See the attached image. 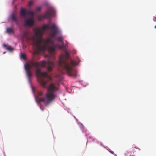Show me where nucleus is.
Instances as JSON below:
<instances>
[{
  "label": "nucleus",
  "mask_w": 156,
  "mask_h": 156,
  "mask_svg": "<svg viewBox=\"0 0 156 156\" xmlns=\"http://www.w3.org/2000/svg\"><path fill=\"white\" fill-rule=\"evenodd\" d=\"M42 29L44 30L47 29L51 30V32L50 34V36L51 37H54L58 33V27L55 23L52 24L50 27L49 24L44 25L42 27Z\"/></svg>",
  "instance_id": "5"
},
{
  "label": "nucleus",
  "mask_w": 156,
  "mask_h": 156,
  "mask_svg": "<svg viewBox=\"0 0 156 156\" xmlns=\"http://www.w3.org/2000/svg\"><path fill=\"white\" fill-rule=\"evenodd\" d=\"M35 35L32 36L30 38L27 37V40L32 42V44L37 53L41 52H44L47 50L49 53H52L55 50V48L58 47L61 49L64 47V43L62 44L55 45L51 38H49L46 40L43 39L41 37L42 35L41 30L38 28L35 30Z\"/></svg>",
  "instance_id": "1"
},
{
  "label": "nucleus",
  "mask_w": 156,
  "mask_h": 156,
  "mask_svg": "<svg viewBox=\"0 0 156 156\" xmlns=\"http://www.w3.org/2000/svg\"><path fill=\"white\" fill-rule=\"evenodd\" d=\"M153 20L154 21H156V16L153 18Z\"/></svg>",
  "instance_id": "17"
},
{
  "label": "nucleus",
  "mask_w": 156,
  "mask_h": 156,
  "mask_svg": "<svg viewBox=\"0 0 156 156\" xmlns=\"http://www.w3.org/2000/svg\"><path fill=\"white\" fill-rule=\"evenodd\" d=\"M66 46H67L66 45L64 46V48H65V49H66Z\"/></svg>",
  "instance_id": "21"
},
{
  "label": "nucleus",
  "mask_w": 156,
  "mask_h": 156,
  "mask_svg": "<svg viewBox=\"0 0 156 156\" xmlns=\"http://www.w3.org/2000/svg\"><path fill=\"white\" fill-rule=\"evenodd\" d=\"M46 64H47L48 70L49 72L51 71L55 66L53 61L51 62L49 60L47 62L42 61L40 63L37 62H31L29 63H27L25 65V69L28 77V81L30 82V78L32 75L31 68L33 67H34L36 70L35 74L38 82L40 83L41 85L44 88L47 87V81H44V79L45 77H48V75L47 72H41L40 68V65L43 67H45Z\"/></svg>",
  "instance_id": "2"
},
{
  "label": "nucleus",
  "mask_w": 156,
  "mask_h": 156,
  "mask_svg": "<svg viewBox=\"0 0 156 156\" xmlns=\"http://www.w3.org/2000/svg\"><path fill=\"white\" fill-rule=\"evenodd\" d=\"M11 18L13 21L15 22L16 24H18V19L16 18L15 14L12 13L10 16Z\"/></svg>",
  "instance_id": "8"
},
{
  "label": "nucleus",
  "mask_w": 156,
  "mask_h": 156,
  "mask_svg": "<svg viewBox=\"0 0 156 156\" xmlns=\"http://www.w3.org/2000/svg\"><path fill=\"white\" fill-rule=\"evenodd\" d=\"M40 108L41 109H42V110H43V107L41 105H40Z\"/></svg>",
  "instance_id": "19"
},
{
  "label": "nucleus",
  "mask_w": 156,
  "mask_h": 156,
  "mask_svg": "<svg viewBox=\"0 0 156 156\" xmlns=\"http://www.w3.org/2000/svg\"><path fill=\"white\" fill-rule=\"evenodd\" d=\"M5 52H5H5H3V54H5Z\"/></svg>",
  "instance_id": "22"
},
{
  "label": "nucleus",
  "mask_w": 156,
  "mask_h": 156,
  "mask_svg": "<svg viewBox=\"0 0 156 156\" xmlns=\"http://www.w3.org/2000/svg\"><path fill=\"white\" fill-rule=\"evenodd\" d=\"M63 39H64L63 37L62 36L58 37L57 38V40L58 41L61 42L62 43L63 42Z\"/></svg>",
  "instance_id": "12"
},
{
  "label": "nucleus",
  "mask_w": 156,
  "mask_h": 156,
  "mask_svg": "<svg viewBox=\"0 0 156 156\" xmlns=\"http://www.w3.org/2000/svg\"><path fill=\"white\" fill-rule=\"evenodd\" d=\"M47 89L48 92L45 97H41L43 95V93H38L37 96L36 98V100L37 102H42L44 104H48L55 99L56 97L55 94L58 90V88L54 83H51L47 87Z\"/></svg>",
  "instance_id": "4"
},
{
  "label": "nucleus",
  "mask_w": 156,
  "mask_h": 156,
  "mask_svg": "<svg viewBox=\"0 0 156 156\" xmlns=\"http://www.w3.org/2000/svg\"><path fill=\"white\" fill-rule=\"evenodd\" d=\"M89 138H90V139H92V140H94V139H93V137H92V136H89Z\"/></svg>",
  "instance_id": "20"
},
{
  "label": "nucleus",
  "mask_w": 156,
  "mask_h": 156,
  "mask_svg": "<svg viewBox=\"0 0 156 156\" xmlns=\"http://www.w3.org/2000/svg\"><path fill=\"white\" fill-rule=\"evenodd\" d=\"M154 27H155V28H156V26H155Z\"/></svg>",
  "instance_id": "23"
},
{
  "label": "nucleus",
  "mask_w": 156,
  "mask_h": 156,
  "mask_svg": "<svg viewBox=\"0 0 156 156\" xmlns=\"http://www.w3.org/2000/svg\"><path fill=\"white\" fill-rule=\"evenodd\" d=\"M109 152L110 153H111V154H114V152L113 151H110Z\"/></svg>",
  "instance_id": "18"
},
{
  "label": "nucleus",
  "mask_w": 156,
  "mask_h": 156,
  "mask_svg": "<svg viewBox=\"0 0 156 156\" xmlns=\"http://www.w3.org/2000/svg\"><path fill=\"white\" fill-rule=\"evenodd\" d=\"M34 21L33 18H30L24 21V25L25 26H31L33 25Z\"/></svg>",
  "instance_id": "7"
},
{
  "label": "nucleus",
  "mask_w": 156,
  "mask_h": 156,
  "mask_svg": "<svg viewBox=\"0 0 156 156\" xmlns=\"http://www.w3.org/2000/svg\"><path fill=\"white\" fill-rule=\"evenodd\" d=\"M41 9V7H38L36 8V10L37 11H39Z\"/></svg>",
  "instance_id": "15"
},
{
  "label": "nucleus",
  "mask_w": 156,
  "mask_h": 156,
  "mask_svg": "<svg viewBox=\"0 0 156 156\" xmlns=\"http://www.w3.org/2000/svg\"><path fill=\"white\" fill-rule=\"evenodd\" d=\"M20 14L23 17L27 15V11H25L23 9H22L20 10Z\"/></svg>",
  "instance_id": "10"
},
{
  "label": "nucleus",
  "mask_w": 156,
  "mask_h": 156,
  "mask_svg": "<svg viewBox=\"0 0 156 156\" xmlns=\"http://www.w3.org/2000/svg\"><path fill=\"white\" fill-rule=\"evenodd\" d=\"M4 47H6V49L9 51L11 52L13 51L14 49L10 46H9L7 47V45L5 44H4L3 45Z\"/></svg>",
  "instance_id": "9"
},
{
  "label": "nucleus",
  "mask_w": 156,
  "mask_h": 156,
  "mask_svg": "<svg viewBox=\"0 0 156 156\" xmlns=\"http://www.w3.org/2000/svg\"><path fill=\"white\" fill-rule=\"evenodd\" d=\"M32 4V2L31 1H30L29 3V5L30 6Z\"/></svg>",
  "instance_id": "16"
},
{
  "label": "nucleus",
  "mask_w": 156,
  "mask_h": 156,
  "mask_svg": "<svg viewBox=\"0 0 156 156\" xmlns=\"http://www.w3.org/2000/svg\"><path fill=\"white\" fill-rule=\"evenodd\" d=\"M55 13L54 10L52 8H49L46 11L44 14L42 15H40L38 17V20H41L44 19H49L51 16H53Z\"/></svg>",
  "instance_id": "6"
},
{
  "label": "nucleus",
  "mask_w": 156,
  "mask_h": 156,
  "mask_svg": "<svg viewBox=\"0 0 156 156\" xmlns=\"http://www.w3.org/2000/svg\"><path fill=\"white\" fill-rule=\"evenodd\" d=\"M21 57L23 58V59H25L26 58V56L24 54H22L21 55Z\"/></svg>",
  "instance_id": "14"
},
{
  "label": "nucleus",
  "mask_w": 156,
  "mask_h": 156,
  "mask_svg": "<svg viewBox=\"0 0 156 156\" xmlns=\"http://www.w3.org/2000/svg\"><path fill=\"white\" fill-rule=\"evenodd\" d=\"M30 14L33 15L34 14V12H32L30 10L27 11V15Z\"/></svg>",
  "instance_id": "13"
},
{
  "label": "nucleus",
  "mask_w": 156,
  "mask_h": 156,
  "mask_svg": "<svg viewBox=\"0 0 156 156\" xmlns=\"http://www.w3.org/2000/svg\"><path fill=\"white\" fill-rule=\"evenodd\" d=\"M58 64L60 68L66 72L68 76H76V74L74 73L72 66L76 65L77 63L70 59L69 54L66 50L65 51V54H62L60 56Z\"/></svg>",
  "instance_id": "3"
},
{
  "label": "nucleus",
  "mask_w": 156,
  "mask_h": 156,
  "mask_svg": "<svg viewBox=\"0 0 156 156\" xmlns=\"http://www.w3.org/2000/svg\"><path fill=\"white\" fill-rule=\"evenodd\" d=\"M6 32L9 34L14 33V32L12 29L11 27L7 28L6 29Z\"/></svg>",
  "instance_id": "11"
}]
</instances>
